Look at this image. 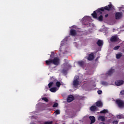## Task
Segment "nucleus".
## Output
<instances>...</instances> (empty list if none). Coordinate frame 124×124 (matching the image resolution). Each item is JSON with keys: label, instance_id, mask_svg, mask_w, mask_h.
Wrapping results in <instances>:
<instances>
[{"label": "nucleus", "instance_id": "nucleus-1", "mask_svg": "<svg viewBox=\"0 0 124 124\" xmlns=\"http://www.w3.org/2000/svg\"><path fill=\"white\" fill-rule=\"evenodd\" d=\"M113 9H114V6L112 4H109L108 6H105L97 9L96 10V12L98 14H103L104 12H105L106 10L110 11V10H113Z\"/></svg>", "mask_w": 124, "mask_h": 124}, {"label": "nucleus", "instance_id": "nucleus-2", "mask_svg": "<svg viewBox=\"0 0 124 124\" xmlns=\"http://www.w3.org/2000/svg\"><path fill=\"white\" fill-rule=\"evenodd\" d=\"M60 58L59 57H55L53 59H49L46 61V65H50V64H54V65L58 66L60 64Z\"/></svg>", "mask_w": 124, "mask_h": 124}, {"label": "nucleus", "instance_id": "nucleus-3", "mask_svg": "<svg viewBox=\"0 0 124 124\" xmlns=\"http://www.w3.org/2000/svg\"><path fill=\"white\" fill-rule=\"evenodd\" d=\"M115 103L119 108H123V107H124V101L123 100H116Z\"/></svg>", "mask_w": 124, "mask_h": 124}, {"label": "nucleus", "instance_id": "nucleus-4", "mask_svg": "<svg viewBox=\"0 0 124 124\" xmlns=\"http://www.w3.org/2000/svg\"><path fill=\"white\" fill-rule=\"evenodd\" d=\"M79 76H75L74 78V81L73 82V85L74 87H77L79 85Z\"/></svg>", "mask_w": 124, "mask_h": 124}, {"label": "nucleus", "instance_id": "nucleus-5", "mask_svg": "<svg viewBox=\"0 0 124 124\" xmlns=\"http://www.w3.org/2000/svg\"><path fill=\"white\" fill-rule=\"evenodd\" d=\"M110 40L111 42H118L119 41V38L117 35H114L110 38Z\"/></svg>", "mask_w": 124, "mask_h": 124}, {"label": "nucleus", "instance_id": "nucleus-6", "mask_svg": "<svg viewBox=\"0 0 124 124\" xmlns=\"http://www.w3.org/2000/svg\"><path fill=\"white\" fill-rule=\"evenodd\" d=\"M123 16V13L122 12H117L115 14V19L116 20H119V19L122 18Z\"/></svg>", "mask_w": 124, "mask_h": 124}, {"label": "nucleus", "instance_id": "nucleus-7", "mask_svg": "<svg viewBox=\"0 0 124 124\" xmlns=\"http://www.w3.org/2000/svg\"><path fill=\"white\" fill-rule=\"evenodd\" d=\"M88 61H93L94 60V54L92 52L89 54L88 57L87 58Z\"/></svg>", "mask_w": 124, "mask_h": 124}, {"label": "nucleus", "instance_id": "nucleus-8", "mask_svg": "<svg viewBox=\"0 0 124 124\" xmlns=\"http://www.w3.org/2000/svg\"><path fill=\"white\" fill-rule=\"evenodd\" d=\"M74 96L73 95H70L68 96V97L67 98V101L68 103L72 102V101H73L74 100Z\"/></svg>", "mask_w": 124, "mask_h": 124}, {"label": "nucleus", "instance_id": "nucleus-9", "mask_svg": "<svg viewBox=\"0 0 124 124\" xmlns=\"http://www.w3.org/2000/svg\"><path fill=\"white\" fill-rule=\"evenodd\" d=\"M70 34L72 36H76L77 35V32L74 29H71L70 31Z\"/></svg>", "mask_w": 124, "mask_h": 124}, {"label": "nucleus", "instance_id": "nucleus-10", "mask_svg": "<svg viewBox=\"0 0 124 124\" xmlns=\"http://www.w3.org/2000/svg\"><path fill=\"white\" fill-rule=\"evenodd\" d=\"M78 64L81 67H84L85 65H86V62L83 61H78Z\"/></svg>", "mask_w": 124, "mask_h": 124}, {"label": "nucleus", "instance_id": "nucleus-11", "mask_svg": "<svg viewBox=\"0 0 124 124\" xmlns=\"http://www.w3.org/2000/svg\"><path fill=\"white\" fill-rule=\"evenodd\" d=\"M124 81L123 80H118L115 81V84L116 86H121V85H123Z\"/></svg>", "mask_w": 124, "mask_h": 124}, {"label": "nucleus", "instance_id": "nucleus-12", "mask_svg": "<svg viewBox=\"0 0 124 124\" xmlns=\"http://www.w3.org/2000/svg\"><path fill=\"white\" fill-rule=\"evenodd\" d=\"M89 119L91 121L90 124H94L95 123V117L93 116H90Z\"/></svg>", "mask_w": 124, "mask_h": 124}, {"label": "nucleus", "instance_id": "nucleus-13", "mask_svg": "<svg viewBox=\"0 0 124 124\" xmlns=\"http://www.w3.org/2000/svg\"><path fill=\"white\" fill-rule=\"evenodd\" d=\"M115 72V70L114 69H113V68H111V69H109V70L108 72V76H111Z\"/></svg>", "mask_w": 124, "mask_h": 124}, {"label": "nucleus", "instance_id": "nucleus-14", "mask_svg": "<svg viewBox=\"0 0 124 124\" xmlns=\"http://www.w3.org/2000/svg\"><path fill=\"white\" fill-rule=\"evenodd\" d=\"M96 44L99 47H101V46H103V41L101 40H98L96 42Z\"/></svg>", "mask_w": 124, "mask_h": 124}, {"label": "nucleus", "instance_id": "nucleus-15", "mask_svg": "<svg viewBox=\"0 0 124 124\" xmlns=\"http://www.w3.org/2000/svg\"><path fill=\"white\" fill-rule=\"evenodd\" d=\"M67 71H68V66L67 64H66L65 65V67H64L62 70V72L63 73L65 74L66 72H67Z\"/></svg>", "mask_w": 124, "mask_h": 124}, {"label": "nucleus", "instance_id": "nucleus-16", "mask_svg": "<svg viewBox=\"0 0 124 124\" xmlns=\"http://www.w3.org/2000/svg\"><path fill=\"white\" fill-rule=\"evenodd\" d=\"M92 16L94 19H97V13H96V11H93V13L92 14Z\"/></svg>", "mask_w": 124, "mask_h": 124}, {"label": "nucleus", "instance_id": "nucleus-17", "mask_svg": "<svg viewBox=\"0 0 124 124\" xmlns=\"http://www.w3.org/2000/svg\"><path fill=\"white\" fill-rule=\"evenodd\" d=\"M96 105L97 107H102V106H103L102 102H101L100 101H97L96 103Z\"/></svg>", "mask_w": 124, "mask_h": 124}, {"label": "nucleus", "instance_id": "nucleus-18", "mask_svg": "<svg viewBox=\"0 0 124 124\" xmlns=\"http://www.w3.org/2000/svg\"><path fill=\"white\" fill-rule=\"evenodd\" d=\"M98 121H101V122H105V117L103 116H99L98 118Z\"/></svg>", "mask_w": 124, "mask_h": 124}, {"label": "nucleus", "instance_id": "nucleus-19", "mask_svg": "<svg viewBox=\"0 0 124 124\" xmlns=\"http://www.w3.org/2000/svg\"><path fill=\"white\" fill-rule=\"evenodd\" d=\"M96 109H97V107H96V106H92L90 108V110L92 112H94V111L96 110Z\"/></svg>", "mask_w": 124, "mask_h": 124}, {"label": "nucleus", "instance_id": "nucleus-20", "mask_svg": "<svg viewBox=\"0 0 124 124\" xmlns=\"http://www.w3.org/2000/svg\"><path fill=\"white\" fill-rule=\"evenodd\" d=\"M123 57V53H120L116 54V59L117 60H120V58H122Z\"/></svg>", "mask_w": 124, "mask_h": 124}, {"label": "nucleus", "instance_id": "nucleus-21", "mask_svg": "<svg viewBox=\"0 0 124 124\" xmlns=\"http://www.w3.org/2000/svg\"><path fill=\"white\" fill-rule=\"evenodd\" d=\"M97 20H98L100 22H102V21H103V16L101 15L98 18H97Z\"/></svg>", "mask_w": 124, "mask_h": 124}, {"label": "nucleus", "instance_id": "nucleus-22", "mask_svg": "<svg viewBox=\"0 0 124 124\" xmlns=\"http://www.w3.org/2000/svg\"><path fill=\"white\" fill-rule=\"evenodd\" d=\"M50 91L51 93H56L57 92V87H52L50 89Z\"/></svg>", "mask_w": 124, "mask_h": 124}, {"label": "nucleus", "instance_id": "nucleus-23", "mask_svg": "<svg viewBox=\"0 0 124 124\" xmlns=\"http://www.w3.org/2000/svg\"><path fill=\"white\" fill-rule=\"evenodd\" d=\"M109 111L108 109H104V110L100 111L101 114H106L107 113H108Z\"/></svg>", "mask_w": 124, "mask_h": 124}, {"label": "nucleus", "instance_id": "nucleus-24", "mask_svg": "<svg viewBox=\"0 0 124 124\" xmlns=\"http://www.w3.org/2000/svg\"><path fill=\"white\" fill-rule=\"evenodd\" d=\"M61 85H62V84H61V82L60 81L56 82V85L57 88H60V87H61Z\"/></svg>", "mask_w": 124, "mask_h": 124}, {"label": "nucleus", "instance_id": "nucleus-25", "mask_svg": "<svg viewBox=\"0 0 124 124\" xmlns=\"http://www.w3.org/2000/svg\"><path fill=\"white\" fill-rule=\"evenodd\" d=\"M53 85H54V82H49V84H48V88H52Z\"/></svg>", "mask_w": 124, "mask_h": 124}, {"label": "nucleus", "instance_id": "nucleus-26", "mask_svg": "<svg viewBox=\"0 0 124 124\" xmlns=\"http://www.w3.org/2000/svg\"><path fill=\"white\" fill-rule=\"evenodd\" d=\"M55 57V53H54V52H51V54L50 55V58H51V59H54Z\"/></svg>", "mask_w": 124, "mask_h": 124}, {"label": "nucleus", "instance_id": "nucleus-27", "mask_svg": "<svg viewBox=\"0 0 124 124\" xmlns=\"http://www.w3.org/2000/svg\"><path fill=\"white\" fill-rule=\"evenodd\" d=\"M42 100H44L46 102H48V101H49V100L46 97L42 98Z\"/></svg>", "mask_w": 124, "mask_h": 124}, {"label": "nucleus", "instance_id": "nucleus-28", "mask_svg": "<svg viewBox=\"0 0 124 124\" xmlns=\"http://www.w3.org/2000/svg\"><path fill=\"white\" fill-rule=\"evenodd\" d=\"M120 46H116L113 48V50H115V51L117 50H119L120 48Z\"/></svg>", "mask_w": 124, "mask_h": 124}, {"label": "nucleus", "instance_id": "nucleus-29", "mask_svg": "<svg viewBox=\"0 0 124 124\" xmlns=\"http://www.w3.org/2000/svg\"><path fill=\"white\" fill-rule=\"evenodd\" d=\"M55 113L56 115H60L61 114V111L60 110L57 109L55 111Z\"/></svg>", "mask_w": 124, "mask_h": 124}, {"label": "nucleus", "instance_id": "nucleus-30", "mask_svg": "<svg viewBox=\"0 0 124 124\" xmlns=\"http://www.w3.org/2000/svg\"><path fill=\"white\" fill-rule=\"evenodd\" d=\"M44 124H53V121H46L45 122Z\"/></svg>", "mask_w": 124, "mask_h": 124}, {"label": "nucleus", "instance_id": "nucleus-31", "mask_svg": "<svg viewBox=\"0 0 124 124\" xmlns=\"http://www.w3.org/2000/svg\"><path fill=\"white\" fill-rule=\"evenodd\" d=\"M57 106H59V104L55 103L53 104V105L52 106V107L53 108H56V107H57Z\"/></svg>", "mask_w": 124, "mask_h": 124}, {"label": "nucleus", "instance_id": "nucleus-32", "mask_svg": "<svg viewBox=\"0 0 124 124\" xmlns=\"http://www.w3.org/2000/svg\"><path fill=\"white\" fill-rule=\"evenodd\" d=\"M116 117H117V119H122V114H119V115H117Z\"/></svg>", "mask_w": 124, "mask_h": 124}, {"label": "nucleus", "instance_id": "nucleus-33", "mask_svg": "<svg viewBox=\"0 0 124 124\" xmlns=\"http://www.w3.org/2000/svg\"><path fill=\"white\" fill-rule=\"evenodd\" d=\"M97 93H98V94H101V93H102V91L101 90H98L97 91Z\"/></svg>", "mask_w": 124, "mask_h": 124}, {"label": "nucleus", "instance_id": "nucleus-34", "mask_svg": "<svg viewBox=\"0 0 124 124\" xmlns=\"http://www.w3.org/2000/svg\"><path fill=\"white\" fill-rule=\"evenodd\" d=\"M118 123V121H113L112 122L113 124H117Z\"/></svg>", "mask_w": 124, "mask_h": 124}, {"label": "nucleus", "instance_id": "nucleus-35", "mask_svg": "<svg viewBox=\"0 0 124 124\" xmlns=\"http://www.w3.org/2000/svg\"><path fill=\"white\" fill-rule=\"evenodd\" d=\"M120 94H122V95L124 94V90H122L121 91Z\"/></svg>", "mask_w": 124, "mask_h": 124}, {"label": "nucleus", "instance_id": "nucleus-36", "mask_svg": "<svg viewBox=\"0 0 124 124\" xmlns=\"http://www.w3.org/2000/svg\"><path fill=\"white\" fill-rule=\"evenodd\" d=\"M108 16H109V15L107 14L105 16V18H107V17H108Z\"/></svg>", "mask_w": 124, "mask_h": 124}, {"label": "nucleus", "instance_id": "nucleus-37", "mask_svg": "<svg viewBox=\"0 0 124 124\" xmlns=\"http://www.w3.org/2000/svg\"><path fill=\"white\" fill-rule=\"evenodd\" d=\"M122 119H124V114H122Z\"/></svg>", "mask_w": 124, "mask_h": 124}, {"label": "nucleus", "instance_id": "nucleus-38", "mask_svg": "<svg viewBox=\"0 0 124 124\" xmlns=\"http://www.w3.org/2000/svg\"><path fill=\"white\" fill-rule=\"evenodd\" d=\"M97 59H98V57H97V58H96V59L95 60L96 61H97Z\"/></svg>", "mask_w": 124, "mask_h": 124}]
</instances>
